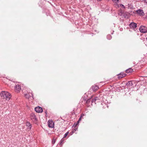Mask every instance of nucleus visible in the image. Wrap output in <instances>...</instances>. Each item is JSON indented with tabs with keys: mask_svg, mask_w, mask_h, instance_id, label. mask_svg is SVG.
Listing matches in <instances>:
<instances>
[{
	"mask_svg": "<svg viewBox=\"0 0 147 147\" xmlns=\"http://www.w3.org/2000/svg\"><path fill=\"white\" fill-rule=\"evenodd\" d=\"M0 96L2 98L7 100H9L11 97V94L9 92L4 91H2L1 92Z\"/></svg>",
	"mask_w": 147,
	"mask_h": 147,
	"instance_id": "obj_1",
	"label": "nucleus"
},
{
	"mask_svg": "<svg viewBox=\"0 0 147 147\" xmlns=\"http://www.w3.org/2000/svg\"><path fill=\"white\" fill-rule=\"evenodd\" d=\"M139 30L141 32L145 33L147 32V28L144 26H141L140 27Z\"/></svg>",
	"mask_w": 147,
	"mask_h": 147,
	"instance_id": "obj_2",
	"label": "nucleus"
},
{
	"mask_svg": "<svg viewBox=\"0 0 147 147\" xmlns=\"http://www.w3.org/2000/svg\"><path fill=\"white\" fill-rule=\"evenodd\" d=\"M136 13L140 16H144L145 15L143 10L140 9H138L136 10Z\"/></svg>",
	"mask_w": 147,
	"mask_h": 147,
	"instance_id": "obj_3",
	"label": "nucleus"
},
{
	"mask_svg": "<svg viewBox=\"0 0 147 147\" xmlns=\"http://www.w3.org/2000/svg\"><path fill=\"white\" fill-rule=\"evenodd\" d=\"M30 118L33 121H37V118L36 116L33 113H32L30 114Z\"/></svg>",
	"mask_w": 147,
	"mask_h": 147,
	"instance_id": "obj_4",
	"label": "nucleus"
},
{
	"mask_svg": "<svg viewBox=\"0 0 147 147\" xmlns=\"http://www.w3.org/2000/svg\"><path fill=\"white\" fill-rule=\"evenodd\" d=\"M21 90V86L20 85L18 84L16 85L15 87V90L16 92L18 93L20 92Z\"/></svg>",
	"mask_w": 147,
	"mask_h": 147,
	"instance_id": "obj_5",
	"label": "nucleus"
},
{
	"mask_svg": "<svg viewBox=\"0 0 147 147\" xmlns=\"http://www.w3.org/2000/svg\"><path fill=\"white\" fill-rule=\"evenodd\" d=\"M48 125L49 127L53 128L54 127V123L52 120H49L48 122Z\"/></svg>",
	"mask_w": 147,
	"mask_h": 147,
	"instance_id": "obj_6",
	"label": "nucleus"
},
{
	"mask_svg": "<svg viewBox=\"0 0 147 147\" xmlns=\"http://www.w3.org/2000/svg\"><path fill=\"white\" fill-rule=\"evenodd\" d=\"M35 111L37 113H41L42 111V107L38 106L35 108Z\"/></svg>",
	"mask_w": 147,
	"mask_h": 147,
	"instance_id": "obj_7",
	"label": "nucleus"
},
{
	"mask_svg": "<svg viewBox=\"0 0 147 147\" xmlns=\"http://www.w3.org/2000/svg\"><path fill=\"white\" fill-rule=\"evenodd\" d=\"M134 83H135L134 81H130L128 82L126 84V85L128 87L130 88L131 86L132 87L134 86Z\"/></svg>",
	"mask_w": 147,
	"mask_h": 147,
	"instance_id": "obj_8",
	"label": "nucleus"
},
{
	"mask_svg": "<svg viewBox=\"0 0 147 147\" xmlns=\"http://www.w3.org/2000/svg\"><path fill=\"white\" fill-rule=\"evenodd\" d=\"M33 94L32 93L28 92L27 93H25L24 96L27 99H28L29 97L32 96V97Z\"/></svg>",
	"mask_w": 147,
	"mask_h": 147,
	"instance_id": "obj_9",
	"label": "nucleus"
},
{
	"mask_svg": "<svg viewBox=\"0 0 147 147\" xmlns=\"http://www.w3.org/2000/svg\"><path fill=\"white\" fill-rule=\"evenodd\" d=\"M129 27L131 28L135 29L137 27V24L134 23H131L129 24Z\"/></svg>",
	"mask_w": 147,
	"mask_h": 147,
	"instance_id": "obj_10",
	"label": "nucleus"
},
{
	"mask_svg": "<svg viewBox=\"0 0 147 147\" xmlns=\"http://www.w3.org/2000/svg\"><path fill=\"white\" fill-rule=\"evenodd\" d=\"M126 74L125 73H121L118 75V77L119 79L123 78L125 77Z\"/></svg>",
	"mask_w": 147,
	"mask_h": 147,
	"instance_id": "obj_11",
	"label": "nucleus"
},
{
	"mask_svg": "<svg viewBox=\"0 0 147 147\" xmlns=\"http://www.w3.org/2000/svg\"><path fill=\"white\" fill-rule=\"evenodd\" d=\"M97 100H98V98L97 97H94L93 99H92L91 101V105H92L94 103V104H96L95 102Z\"/></svg>",
	"mask_w": 147,
	"mask_h": 147,
	"instance_id": "obj_12",
	"label": "nucleus"
},
{
	"mask_svg": "<svg viewBox=\"0 0 147 147\" xmlns=\"http://www.w3.org/2000/svg\"><path fill=\"white\" fill-rule=\"evenodd\" d=\"M26 126L28 127L27 128V129H28V130H30L31 129L32 127V125L29 122H27L26 123Z\"/></svg>",
	"mask_w": 147,
	"mask_h": 147,
	"instance_id": "obj_13",
	"label": "nucleus"
},
{
	"mask_svg": "<svg viewBox=\"0 0 147 147\" xmlns=\"http://www.w3.org/2000/svg\"><path fill=\"white\" fill-rule=\"evenodd\" d=\"M65 140L63 138L61 140L59 143V145H60L61 146H62Z\"/></svg>",
	"mask_w": 147,
	"mask_h": 147,
	"instance_id": "obj_14",
	"label": "nucleus"
},
{
	"mask_svg": "<svg viewBox=\"0 0 147 147\" xmlns=\"http://www.w3.org/2000/svg\"><path fill=\"white\" fill-rule=\"evenodd\" d=\"M98 87L96 85L93 86L92 87V89H93V91H95L97 90L98 89Z\"/></svg>",
	"mask_w": 147,
	"mask_h": 147,
	"instance_id": "obj_15",
	"label": "nucleus"
},
{
	"mask_svg": "<svg viewBox=\"0 0 147 147\" xmlns=\"http://www.w3.org/2000/svg\"><path fill=\"white\" fill-rule=\"evenodd\" d=\"M133 69H132L131 68H129V69H127L125 71L127 73H131Z\"/></svg>",
	"mask_w": 147,
	"mask_h": 147,
	"instance_id": "obj_16",
	"label": "nucleus"
},
{
	"mask_svg": "<svg viewBox=\"0 0 147 147\" xmlns=\"http://www.w3.org/2000/svg\"><path fill=\"white\" fill-rule=\"evenodd\" d=\"M91 101L92 99H88L86 102V103L88 105H89V106H90L89 104L91 103Z\"/></svg>",
	"mask_w": 147,
	"mask_h": 147,
	"instance_id": "obj_17",
	"label": "nucleus"
},
{
	"mask_svg": "<svg viewBox=\"0 0 147 147\" xmlns=\"http://www.w3.org/2000/svg\"><path fill=\"white\" fill-rule=\"evenodd\" d=\"M74 128H75L72 130L73 133H74L78 129V127H77V126H75Z\"/></svg>",
	"mask_w": 147,
	"mask_h": 147,
	"instance_id": "obj_18",
	"label": "nucleus"
},
{
	"mask_svg": "<svg viewBox=\"0 0 147 147\" xmlns=\"http://www.w3.org/2000/svg\"><path fill=\"white\" fill-rule=\"evenodd\" d=\"M107 38L108 40H110L112 38L110 34H108L107 36Z\"/></svg>",
	"mask_w": 147,
	"mask_h": 147,
	"instance_id": "obj_19",
	"label": "nucleus"
},
{
	"mask_svg": "<svg viewBox=\"0 0 147 147\" xmlns=\"http://www.w3.org/2000/svg\"><path fill=\"white\" fill-rule=\"evenodd\" d=\"M69 133V131H67V132H66L64 134L63 138H65L66 137V136H67L68 135Z\"/></svg>",
	"mask_w": 147,
	"mask_h": 147,
	"instance_id": "obj_20",
	"label": "nucleus"
},
{
	"mask_svg": "<svg viewBox=\"0 0 147 147\" xmlns=\"http://www.w3.org/2000/svg\"><path fill=\"white\" fill-rule=\"evenodd\" d=\"M120 6L121 7H123V8L125 9V6L123 4H121L120 5Z\"/></svg>",
	"mask_w": 147,
	"mask_h": 147,
	"instance_id": "obj_21",
	"label": "nucleus"
},
{
	"mask_svg": "<svg viewBox=\"0 0 147 147\" xmlns=\"http://www.w3.org/2000/svg\"><path fill=\"white\" fill-rule=\"evenodd\" d=\"M119 0H113V1L115 3L118 2Z\"/></svg>",
	"mask_w": 147,
	"mask_h": 147,
	"instance_id": "obj_22",
	"label": "nucleus"
},
{
	"mask_svg": "<svg viewBox=\"0 0 147 147\" xmlns=\"http://www.w3.org/2000/svg\"><path fill=\"white\" fill-rule=\"evenodd\" d=\"M80 122V121H77V123H76V125H75V126H77V125H78V124H79V123Z\"/></svg>",
	"mask_w": 147,
	"mask_h": 147,
	"instance_id": "obj_23",
	"label": "nucleus"
},
{
	"mask_svg": "<svg viewBox=\"0 0 147 147\" xmlns=\"http://www.w3.org/2000/svg\"><path fill=\"white\" fill-rule=\"evenodd\" d=\"M120 13H119V14L120 16L121 15H122L123 13V11H121V12H120Z\"/></svg>",
	"mask_w": 147,
	"mask_h": 147,
	"instance_id": "obj_24",
	"label": "nucleus"
},
{
	"mask_svg": "<svg viewBox=\"0 0 147 147\" xmlns=\"http://www.w3.org/2000/svg\"><path fill=\"white\" fill-rule=\"evenodd\" d=\"M144 2L145 3L147 4V0H144Z\"/></svg>",
	"mask_w": 147,
	"mask_h": 147,
	"instance_id": "obj_25",
	"label": "nucleus"
},
{
	"mask_svg": "<svg viewBox=\"0 0 147 147\" xmlns=\"http://www.w3.org/2000/svg\"><path fill=\"white\" fill-rule=\"evenodd\" d=\"M84 116V114H82L81 115V116H82V117L83 116Z\"/></svg>",
	"mask_w": 147,
	"mask_h": 147,
	"instance_id": "obj_26",
	"label": "nucleus"
},
{
	"mask_svg": "<svg viewBox=\"0 0 147 147\" xmlns=\"http://www.w3.org/2000/svg\"><path fill=\"white\" fill-rule=\"evenodd\" d=\"M55 142V140H54V141H53V144H54Z\"/></svg>",
	"mask_w": 147,
	"mask_h": 147,
	"instance_id": "obj_27",
	"label": "nucleus"
},
{
	"mask_svg": "<svg viewBox=\"0 0 147 147\" xmlns=\"http://www.w3.org/2000/svg\"><path fill=\"white\" fill-rule=\"evenodd\" d=\"M81 119H81V118H79V119H78V121H81Z\"/></svg>",
	"mask_w": 147,
	"mask_h": 147,
	"instance_id": "obj_28",
	"label": "nucleus"
},
{
	"mask_svg": "<svg viewBox=\"0 0 147 147\" xmlns=\"http://www.w3.org/2000/svg\"><path fill=\"white\" fill-rule=\"evenodd\" d=\"M144 0H140V1L141 2H144Z\"/></svg>",
	"mask_w": 147,
	"mask_h": 147,
	"instance_id": "obj_29",
	"label": "nucleus"
},
{
	"mask_svg": "<svg viewBox=\"0 0 147 147\" xmlns=\"http://www.w3.org/2000/svg\"><path fill=\"white\" fill-rule=\"evenodd\" d=\"M80 118H81V119H82V116H80Z\"/></svg>",
	"mask_w": 147,
	"mask_h": 147,
	"instance_id": "obj_30",
	"label": "nucleus"
},
{
	"mask_svg": "<svg viewBox=\"0 0 147 147\" xmlns=\"http://www.w3.org/2000/svg\"><path fill=\"white\" fill-rule=\"evenodd\" d=\"M146 40H147V37L146 38Z\"/></svg>",
	"mask_w": 147,
	"mask_h": 147,
	"instance_id": "obj_31",
	"label": "nucleus"
}]
</instances>
